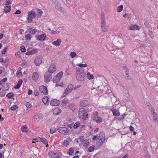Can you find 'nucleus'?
<instances>
[{
	"mask_svg": "<svg viewBox=\"0 0 158 158\" xmlns=\"http://www.w3.org/2000/svg\"><path fill=\"white\" fill-rule=\"evenodd\" d=\"M88 116V114L84 108H81L79 110L78 116L81 119L85 120L87 118Z\"/></svg>",
	"mask_w": 158,
	"mask_h": 158,
	"instance_id": "1",
	"label": "nucleus"
},
{
	"mask_svg": "<svg viewBox=\"0 0 158 158\" xmlns=\"http://www.w3.org/2000/svg\"><path fill=\"white\" fill-rule=\"evenodd\" d=\"M76 78L79 81H82L85 79V74L81 72L80 69H77L76 72Z\"/></svg>",
	"mask_w": 158,
	"mask_h": 158,
	"instance_id": "2",
	"label": "nucleus"
},
{
	"mask_svg": "<svg viewBox=\"0 0 158 158\" xmlns=\"http://www.w3.org/2000/svg\"><path fill=\"white\" fill-rule=\"evenodd\" d=\"M98 141L97 142V144L98 145L100 146L102 144L104 141L105 140V136L102 132H100L99 135L98 137Z\"/></svg>",
	"mask_w": 158,
	"mask_h": 158,
	"instance_id": "3",
	"label": "nucleus"
},
{
	"mask_svg": "<svg viewBox=\"0 0 158 158\" xmlns=\"http://www.w3.org/2000/svg\"><path fill=\"white\" fill-rule=\"evenodd\" d=\"M98 113L97 112H94L92 117V120L97 123H101L102 121V118L99 117L98 116Z\"/></svg>",
	"mask_w": 158,
	"mask_h": 158,
	"instance_id": "4",
	"label": "nucleus"
},
{
	"mask_svg": "<svg viewBox=\"0 0 158 158\" xmlns=\"http://www.w3.org/2000/svg\"><path fill=\"white\" fill-rule=\"evenodd\" d=\"M73 86L72 84L69 85L64 92L62 97H64L68 94H70L73 89Z\"/></svg>",
	"mask_w": 158,
	"mask_h": 158,
	"instance_id": "5",
	"label": "nucleus"
},
{
	"mask_svg": "<svg viewBox=\"0 0 158 158\" xmlns=\"http://www.w3.org/2000/svg\"><path fill=\"white\" fill-rule=\"evenodd\" d=\"M43 59V56L39 55L36 57L34 60V63L35 65L39 66L42 63Z\"/></svg>",
	"mask_w": 158,
	"mask_h": 158,
	"instance_id": "6",
	"label": "nucleus"
},
{
	"mask_svg": "<svg viewBox=\"0 0 158 158\" xmlns=\"http://www.w3.org/2000/svg\"><path fill=\"white\" fill-rule=\"evenodd\" d=\"M63 72H60L55 76L53 79V82L57 83L61 79L63 76Z\"/></svg>",
	"mask_w": 158,
	"mask_h": 158,
	"instance_id": "7",
	"label": "nucleus"
},
{
	"mask_svg": "<svg viewBox=\"0 0 158 158\" xmlns=\"http://www.w3.org/2000/svg\"><path fill=\"white\" fill-rule=\"evenodd\" d=\"M27 16V20L28 22L30 23L32 19L35 18V17L36 14L35 12L31 11L28 13Z\"/></svg>",
	"mask_w": 158,
	"mask_h": 158,
	"instance_id": "8",
	"label": "nucleus"
},
{
	"mask_svg": "<svg viewBox=\"0 0 158 158\" xmlns=\"http://www.w3.org/2000/svg\"><path fill=\"white\" fill-rule=\"evenodd\" d=\"M57 130L62 135H66L69 132L68 129L65 127H60L57 129Z\"/></svg>",
	"mask_w": 158,
	"mask_h": 158,
	"instance_id": "9",
	"label": "nucleus"
},
{
	"mask_svg": "<svg viewBox=\"0 0 158 158\" xmlns=\"http://www.w3.org/2000/svg\"><path fill=\"white\" fill-rule=\"evenodd\" d=\"M52 78L51 74L48 72L45 73L44 76V80L45 82H48Z\"/></svg>",
	"mask_w": 158,
	"mask_h": 158,
	"instance_id": "10",
	"label": "nucleus"
},
{
	"mask_svg": "<svg viewBox=\"0 0 158 158\" xmlns=\"http://www.w3.org/2000/svg\"><path fill=\"white\" fill-rule=\"evenodd\" d=\"M56 70V65L55 64H51L48 68V72L52 73L55 72Z\"/></svg>",
	"mask_w": 158,
	"mask_h": 158,
	"instance_id": "11",
	"label": "nucleus"
},
{
	"mask_svg": "<svg viewBox=\"0 0 158 158\" xmlns=\"http://www.w3.org/2000/svg\"><path fill=\"white\" fill-rule=\"evenodd\" d=\"M39 90L44 95H46L48 94V90L46 87L44 85H41L39 87Z\"/></svg>",
	"mask_w": 158,
	"mask_h": 158,
	"instance_id": "12",
	"label": "nucleus"
},
{
	"mask_svg": "<svg viewBox=\"0 0 158 158\" xmlns=\"http://www.w3.org/2000/svg\"><path fill=\"white\" fill-rule=\"evenodd\" d=\"M60 103V102L56 99H53L51 100L50 104L52 106H57Z\"/></svg>",
	"mask_w": 158,
	"mask_h": 158,
	"instance_id": "13",
	"label": "nucleus"
},
{
	"mask_svg": "<svg viewBox=\"0 0 158 158\" xmlns=\"http://www.w3.org/2000/svg\"><path fill=\"white\" fill-rule=\"evenodd\" d=\"M106 25L105 19L104 15H102L101 18V28L105 27Z\"/></svg>",
	"mask_w": 158,
	"mask_h": 158,
	"instance_id": "14",
	"label": "nucleus"
},
{
	"mask_svg": "<svg viewBox=\"0 0 158 158\" xmlns=\"http://www.w3.org/2000/svg\"><path fill=\"white\" fill-rule=\"evenodd\" d=\"M37 51V49H35L33 48H31L27 51V52L26 53V54L27 55H33L36 53Z\"/></svg>",
	"mask_w": 158,
	"mask_h": 158,
	"instance_id": "15",
	"label": "nucleus"
},
{
	"mask_svg": "<svg viewBox=\"0 0 158 158\" xmlns=\"http://www.w3.org/2000/svg\"><path fill=\"white\" fill-rule=\"evenodd\" d=\"M80 139L82 142V143L84 146H87L89 145V143L88 141L86 139H84L83 136L81 137L80 138Z\"/></svg>",
	"mask_w": 158,
	"mask_h": 158,
	"instance_id": "16",
	"label": "nucleus"
},
{
	"mask_svg": "<svg viewBox=\"0 0 158 158\" xmlns=\"http://www.w3.org/2000/svg\"><path fill=\"white\" fill-rule=\"evenodd\" d=\"M46 35L45 34H42L38 35L37 39L39 41H43L45 40Z\"/></svg>",
	"mask_w": 158,
	"mask_h": 158,
	"instance_id": "17",
	"label": "nucleus"
},
{
	"mask_svg": "<svg viewBox=\"0 0 158 158\" xmlns=\"http://www.w3.org/2000/svg\"><path fill=\"white\" fill-rule=\"evenodd\" d=\"M61 112V110L58 108H55L53 111V113L54 115H56L59 114Z\"/></svg>",
	"mask_w": 158,
	"mask_h": 158,
	"instance_id": "18",
	"label": "nucleus"
},
{
	"mask_svg": "<svg viewBox=\"0 0 158 158\" xmlns=\"http://www.w3.org/2000/svg\"><path fill=\"white\" fill-rule=\"evenodd\" d=\"M61 41L60 39H58L54 41L52 43V44L55 46H59L60 45V43Z\"/></svg>",
	"mask_w": 158,
	"mask_h": 158,
	"instance_id": "19",
	"label": "nucleus"
},
{
	"mask_svg": "<svg viewBox=\"0 0 158 158\" xmlns=\"http://www.w3.org/2000/svg\"><path fill=\"white\" fill-rule=\"evenodd\" d=\"M89 104V102L87 100H84L81 101L80 105L84 107L87 106Z\"/></svg>",
	"mask_w": 158,
	"mask_h": 158,
	"instance_id": "20",
	"label": "nucleus"
},
{
	"mask_svg": "<svg viewBox=\"0 0 158 158\" xmlns=\"http://www.w3.org/2000/svg\"><path fill=\"white\" fill-rule=\"evenodd\" d=\"M39 76V75L36 72H34L32 76L33 80L35 81H36L38 78Z\"/></svg>",
	"mask_w": 158,
	"mask_h": 158,
	"instance_id": "21",
	"label": "nucleus"
},
{
	"mask_svg": "<svg viewBox=\"0 0 158 158\" xmlns=\"http://www.w3.org/2000/svg\"><path fill=\"white\" fill-rule=\"evenodd\" d=\"M42 117V114H38L34 116V119L35 120H39Z\"/></svg>",
	"mask_w": 158,
	"mask_h": 158,
	"instance_id": "22",
	"label": "nucleus"
},
{
	"mask_svg": "<svg viewBox=\"0 0 158 158\" xmlns=\"http://www.w3.org/2000/svg\"><path fill=\"white\" fill-rule=\"evenodd\" d=\"M11 10V7L9 6H5L4 11L5 13L9 12Z\"/></svg>",
	"mask_w": 158,
	"mask_h": 158,
	"instance_id": "23",
	"label": "nucleus"
},
{
	"mask_svg": "<svg viewBox=\"0 0 158 158\" xmlns=\"http://www.w3.org/2000/svg\"><path fill=\"white\" fill-rule=\"evenodd\" d=\"M140 28V27L136 25H132L130 27L129 29L133 30L135 29L139 30Z\"/></svg>",
	"mask_w": 158,
	"mask_h": 158,
	"instance_id": "24",
	"label": "nucleus"
},
{
	"mask_svg": "<svg viewBox=\"0 0 158 158\" xmlns=\"http://www.w3.org/2000/svg\"><path fill=\"white\" fill-rule=\"evenodd\" d=\"M113 114L114 116H118L120 115V113L117 110L114 109L112 110Z\"/></svg>",
	"mask_w": 158,
	"mask_h": 158,
	"instance_id": "25",
	"label": "nucleus"
},
{
	"mask_svg": "<svg viewBox=\"0 0 158 158\" xmlns=\"http://www.w3.org/2000/svg\"><path fill=\"white\" fill-rule=\"evenodd\" d=\"M55 8L60 12H62V9L60 4H58L56 5L55 6Z\"/></svg>",
	"mask_w": 158,
	"mask_h": 158,
	"instance_id": "26",
	"label": "nucleus"
},
{
	"mask_svg": "<svg viewBox=\"0 0 158 158\" xmlns=\"http://www.w3.org/2000/svg\"><path fill=\"white\" fill-rule=\"evenodd\" d=\"M86 77L89 80H91L93 79L94 78L93 75L89 72H88L86 74Z\"/></svg>",
	"mask_w": 158,
	"mask_h": 158,
	"instance_id": "27",
	"label": "nucleus"
},
{
	"mask_svg": "<svg viewBox=\"0 0 158 158\" xmlns=\"http://www.w3.org/2000/svg\"><path fill=\"white\" fill-rule=\"evenodd\" d=\"M23 81L22 80H19L17 83V85L14 87L15 89H19L22 84Z\"/></svg>",
	"mask_w": 158,
	"mask_h": 158,
	"instance_id": "28",
	"label": "nucleus"
},
{
	"mask_svg": "<svg viewBox=\"0 0 158 158\" xmlns=\"http://www.w3.org/2000/svg\"><path fill=\"white\" fill-rule=\"evenodd\" d=\"M48 156L50 158H56V154L55 153H49Z\"/></svg>",
	"mask_w": 158,
	"mask_h": 158,
	"instance_id": "29",
	"label": "nucleus"
},
{
	"mask_svg": "<svg viewBox=\"0 0 158 158\" xmlns=\"http://www.w3.org/2000/svg\"><path fill=\"white\" fill-rule=\"evenodd\" d=\"M37 30L35 29H33L32 28H30L28 30V31L31 34H34L36 32Z\"/></svg>",
	"mask_w": 158,
	"mask_h": 158,
	"instance_id": "30",
	"label": "nucleus"
},
{
	"mask_svg": "<svg viewBox=\"0 0 158 158\" xmlns=\"http://www.w3.org/2000/svg\"><path fill=\"white\" fill-rule=\"evenodd\" d=\"M69 108L73 111L76 108V106L73 104H71L69 105Z\"/></svg>",
	"mask_w": 158,
	"mask_h": 158,
	"instance_id": "31",
	"label": "nucleus"
},
{
	"mask_svg": "<svg viewBox=\"0 0 158 158\" xmlns=\"http://www.w3.org/2000/svg\"><path fill=\"white\" fill-rule=\"evenodd\" d=\"M48 101V98L47 96H45L43 98L42 102L45 104L47 103Z\"/></svg>",
	"mask_w": 158,
	"mask_h": 158,
	"instance_id": "32",
	"label": "nucleus"
},
{
	"mask_svg": "<svg viewBox=\"0 0 158 158\" xmlns=\"http://www.w3.org/2000/svg\"><path fill=\"white\" fill-rule=\"evenodd\" d=\"M69 102V101L67 98H65L64 99H63L62 102V104L66 105L67 104H68Z\"/></svg>",
	"mask_w": 158,
	"mask_h": 158,
	"instance_id": "33",
	"label": "nucleus"
},
{
	"mask_svg": "<svg viewBox=\"0 0 158 158\" xmlns=\"http://www.w3.org/2000/svg\"><path fill=\"white\" fill-rule=\"evenodd\" d=\"M25 37L27 40L29 41L31 40V36L29 34H27L25 35Z\"/></svg>",
	"mask_w": 158,
	"mask_h": 158,
	"instance_id": "34",
	"label": "nucleus"
},
{
	"mask_svg": "<svg viewBox=\"0 0 158 158\" xmlns=\"http://www.w3.org/2000/svg\"><path fill=\"white\" fill-rule=\"evenodd\" d=\"M41 142H42L43 143L45 144L46 145V147H47L48 146V142L46 139L44 138H42V140H41Z\"/></svg>",
	"mask_w": 158,
	"mask_h": 158,
	"instance_id": "35",
	"label": "nucleus"
},
{
	"mask_svg": "<svg viewBox=\"0 0 158 158\" xmlns=\"http://www.w3.org/2000/svg\"><path fill=\"white\" fill-rule=\"evenodd\" d=\"M131 14L126 13L123 15V17L124 18H127L128 19L129 18H131Z\"/></svg>",
	"mask_w": 158,
	"mask_h": 158,
	"instance_id": "36",
	"label": "nucleus"
},
{
	"mask_svg": "<svg viewBox=\"0 0 158 158\" xmlns=\"http://www.w3.org/2000/svg\"><path fill=\"white\" fill-rule=\"evenodd\" d=\"M77 66H78L81 68L85 67L87 66V64H76Z\"/></svg>",
	"mask_w": 158,
	"mask_h": 158,
	"instance_id": "37",
	"label": "nucleus"
},
{
	"mask_svg": "<svg viewBox=\"0 0 158 158\" xmlns=\"http://www.w3.org/2000/svg\"><path fill=\"white\" fill-rule=\"evenodd\" d=\"M27 128L26 127V126H22L21 130L23 132H26L28 131Z\"/></svg>",
	"mask_w": 158,
	"mask_h": 158,
	"instance_id": "38",
	"label": "nucleus"
},
{
	"mask_svg": "<svg viewBox=\"0 0 158 158\" xmlns=\"http://www.w3.org/2000/svg\"><path fill=\"white\" fill-rule=\"evenodd\" d=\"M69 144V142L67 140H64L63 143V145L65 147H67Z\"/></svg>",
	"mask_w": 158,
	"mask_h": 158,
	"instance_id": "39",
	"label": "nucleus"
},
{
	"mask_svg": "<svg viewBox=\"0 0 158 158\" xmlns=\"http://www.w3.org/2000/svg\"><path fill=\"white\" fill-rule=\"evenodd\" d=\"M74 151L73 148H70L68 154L70 155H71L73 153Z\"/></svg>",
	"mask_w": 158,
	"mask_h": 158,
	"instance_id": "40",
	"label": "nucleus"
},
{
	"mask_svg": "<svg viewBox=\"0 0 158 158\" xmlns=\"http://www.w3.org/2000/svg\"><path fill=\"white\" fill-rule=\"evenodd\" d=\"M152 115H153V120L155 121L157 118V115L154 112H152Z\"/></svg>",
	"mask_w": 158,
	"mask_h": 158,
	"instance_id": "41",
	"label": "nucleus"
},
{
	"mask_svg": "<svg viewBox=\"0 0 158 158\" xmlns=\"http://www.w3.org/2000/svg\"><path fill=\"white\" fill-rule=\"evenodd\" d=\"M56 131V128L55 127H51L50 129V132L51 134L54 133Z\"/></svg>",
	"mask_w": 158,
	"mask_h": 158,
	"instance_id": "42",
	"label": "nucleus"
},
{
	"mask_svg": "<svg viewBox=\"0 0 158 158\" xmlns=\"http://www.w3.org/2000/svg\"><path fill=\"white\" fill-rule=\"evenodd\" d=\"M123 6L122 5H121L118 7L117 11L118 12H120L123 10Z\"/></svg>",
	"mask_w": 158,
	"mask_h": 158,
	"instance_id": "43",
	"label": "nucleus"
},
{
	"mask_svg": "<svg viewBox=\"0 0 158 158\" xmlns=\"http://www.w3.org/2000/svg\"><path fill=\"white\" fill-rule=\"evenodd\" d=\"M39 16H40L43 14L42 11L40 9H38L37 11Z\"/></svg>",
	"mask_w": 158,
	"mask_h": 158,
	"instance_id": "44",
	"label": "nucleus"
},
{
	"mask_svg": "<svg viewBox=\"0 0 158 158\" xmlns=\"http://www.w3.org/2000/svg\"><path fill=\"white\" fill-rule=\"evenodd\" d=\"M95 146H92L88 148V151L89 152H92L93 151L94 149Z\"/></svg>",
	"mask_w": 158,
	"mask_h": 158,
	"instance_id": "45",
	"label": "nucleus"
},
{
	"mask_svg": "<svg viewBox=\"0 0 158 158\" xmlns=\"http://www.w3.org/2000/svg\"><path fill=\"white\" fill-rule=\"evenodd\" d=\"M26 105L28 110L29 109H31V105L30 103L27 102L26 104Z\"/></svg>",
	"mask_w": 158,
	"mask_h": 158,
	"instance_id": "46",
	"label": "nucleus"
},
{
	"mask_svg": "<svg viewBox=\"0 0 158 158\" xmlns=\"http://www.w3.org/2000/svg\"><path fill=\"white\" fill-rule=\"evenodd\" d=\"M80 126V123L78 122L76 123L74 126L73 127L74 128L76 129L78 127Z\"/></svg>",
	"mask_w": 158,
	"mask_h": 158,
	"instance_id": "47",
	"label": "nucleus"
},
{
	"mask_svg": "<svg viewBox=\"0 0 158 158\" xmlns=\"http://www.w3.org/2000/svg\"><path fill=\"white\" fill-rule=\"evenodd\" d=\"M13 95V94L12 93H9L6 95V96L9 98H11Z\"/></svg>",
	"mask_w": 158,
	"mask_h": 158,
	"instance_id": "48",
	"label": "nucleus"
},
{
	"mask_svg": "<svg viewBox=\"0 0 158 158\" xmlns=\"http://www.w3.org/2000/svg\"><path fill=\"white\" fill-rule=\"evenodd\" d=\"M18 107L16 105H14L10 107V109L11 110H16Z\"/></svg>",
	"mask_w": 158,
	"mask_h": 158,
	"instance_id": "49",
	"label": "nucleus"
},
{
	"mask_svg": "<svg viewBox=\"0 0 158 158\" xmlns=\"http://www.w3.org/2000/svg\"><path fill=\"white\" fill-rule=\"evenodd\" d=\"M70 55L71 57L73 58L77 55V54L75 52H71L70 53Z\"/></svg>",
	"mask_w": 158,
	"mask_h": 158,
	"instance_id": "50",
	"label": "nucleus"
},
{
	"mask_svg": "<svg viewBox=\"0 0 158 158\" xmlns=\"http://www.w3.org/2000/svg\"><path fill=\"white\" fill-rule=\"evenodd\" d=\"M51 34H58L60 33V31H52L51 32Z\"/></svg>",
	"mask_w": 158,
	"mask_h": 158,
	"instance_id": "51",
	"label": "nucleus"
},
{
	"mask_svg": "<svg viewBox=\"0 0 158 158\" xmlns=\"http://www.w3.org/2000/svg\"><path fill=\"white\" fill-rule=\"evenodd\" d=\"M20 50L23 52H24L26 51V50L25 47L23 46H22L20 47Z\"/></svg>",
	"mask_w": 158,
	"mask_h": 158,
	"instance_id": "52",
	"label": "nucleus"
},
{
	"mask_svg": "<svg viewBox=\"0 0 158 158\" xmlns=\"http://www.w3.org/2000/svg\"><path fill=\"white\" fill-rule=\"evenodd\" d=\"M35 140L37 142H40V141L41 142V140H42V138H40V137H38V138H35Z\"/></svg>",
	"mask_w": 158,
	"mask_h": 158,
	"instance_id": "53",
	"label": "nucleus"
},
{
	"mask_svg": "<svg viewBox=\"0 0 158 158\" xmlns=\"http://www.w3.org/2000/svg\"><path fill=\"white\" fill-rule=\"evenodd\" d=\"M4 70V68L3 67L0 66V74L2 73Z\"/></svg>",
	"mask_w": 158,
	"mask_h": 158,
	"instance_id": "54",
	"label": "nucleus"
},
{
	"mask_svg": "<svg viewBox=\"0 0 158 158\" xmlns=\"http://www.w3.org/2000/svg\"><path fill=\"white\" fill-rule=\"evenodd\" d=\"M101 30L102 32H105L107 31V29L106 27H105L103 28H101Z\"/></svg>",
	"mask_w": 158,
	"mask_h": 158,
	"instance_id": "55",
	"label": "nucleus"
},
{
	"mask_svg": "<svg viewBox=\"0 0 158 158\" xmlns=\"http://www.w3.org/2000/svg\"><path fill=\"white\" fill-rule=\"evenodd\" d=\"M62 156V154L59 153L58 154H56V158H60Z\"/></svg>",
	"mask_w": 158,
	"mask_h": 158,
	"instance_id": "56",
	"label": "nucleus"
},
{
	"mask_svg": "<svg viewBox=\"0 0 158 158\" xmlns=\"http://www.w3.org/2000/svg\"><path fill=\"white\" fill-rule=\"evenodd\" d=\"M6 49H7L6 48H5L3 49V50L2 52V54H4L6 52Z\"/></svg>",
	"mask_w": 158,
	"mask_h": 158,
	"instance_id": "57",
	"label": "nucleus"
},
{
	"mask_svg": "<svg viewBox=\"0 0 158 158\" xmlns=\"http://www.w3.org/2000/svg\"><path fill=\"white\" fill-rule=\"evenodd\" d=\"M80 86H81V85H77L75 87H74V90H76L78 88H79L80 87Z\"/></svg>",
	"mask_w": 158,
	"mask_h": 158,
	"instance_id": "58",
	"label": "nucleus"
},
{
	"mask_svg": "<svg viewBox=\"0 0 158 158\" xmlns=\"http://www.w3.org/2000/svg\"><path fill=\"white\" fill-rule=\"evenodd\" d=\"M0 62H1L2 63H5L6 62V61L4 60V59L2 58H0Z\"/></svg>",
	"mask_w": 158,
	"mask_h": 158,
	"instance_id": "59",
	"label": "nucleus"
},
{
	"mask_svg": "<svg viewBox=\"0 0 158 158\" xmlns=\"http://www.w3.org/2000/svg\"><path fill=\"white\" fill-rule=\"evenodd\" d=\"M11 4V2L10 1H7L6 3V6H8L9 5Z\"/></svg>",
	"mask_w": 158,
	"mask_h": 158,
	"instance_id": "60",
	"label": "nucleus"
},
{
	"mask_svg": "<svg viewBox=\"0 0 158 158\" xmlns=\"http://www.w3.org/2000/svg\"><path fill=\"white\" fill-rule=\"evenodd\" d=\"M21 13V11L19 10H17L15 12V14H20Z\"/></svg>",
	"mask_w": 158,
	"mask_h": 158,
	"instance_id": "61",
	"label": "nucleus"
},
{
	"mask_svg": "<svg viewBox=\"0 0 158 158\" xmlns=\"http://www.w3.org/2000/svg\"><path fill=\"white\" fill-rule=\"evenodd\" d=\"M130 130L131 131H134V128L132 126H130L129 128Z\"/></svg>",
	"mask_w": 158,
	"mask_h": 158,
	"instance_id": "62",
	"label": "nucleus"
},
{
	"mask_svg": "<svg viewBox=\"0 0 158 158\" xmlns=\"http://www.w3.org/2000/svg\"><path fill=\"white\" fill-rule=\"evenodd\" d=\"M32 93V91L31 90L29 89L28 92V95H31Z\"/></svg>",
	"mask_w": 158,
	"mask_h": 158,
	"instance_id": "63",
	"label": "nucleus"
},
{
	"mask_svg": "<svg viewBox=\"0 0 158 158\" xmlns=\"http://www.w3.org/2000/svg\"><path fill=\"white\" fill-rule=\"evenodd\" d=\"M145 156L147 158H150V156L148 154H147L145 155Z\"/></svg>",
	"mask_w": 158,
	"mask_h": 158,
	"instance_id": "64",
	"label": "nucleus"
}]
</instances>
